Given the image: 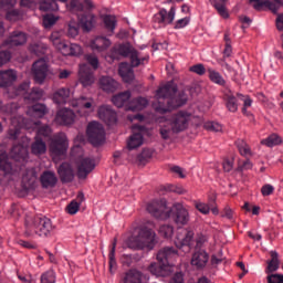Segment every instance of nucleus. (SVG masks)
<instances>
[{"instance_id": "f257e3e1", "label": "nucleus", "mask_w": 283, "mask_h": 283, "mask_svg": "<svg viewBox=\"0 0 283 283\" xmlns=\"http://www.w3.org/2000/svg\"><path fill=\"white\" fill-rule=\"evenodd\" d=\"M176 92H178V85L175 81L161 84L156 91V98L159 102L158 106L156 104L154 105L156 112H159V114H167V112H171V109L187 105V101H189L187 93L181 91L176 96Z\"/></svg>"}, {"instance_id": "f03ea898", "label": "nucleus", "mask_w": 283, "mask_h": 283, "mask_svg": "<svg viewBox=\"0 0 283 283\" xmlns=\"http://www.w3.org/2000/svg\"><path fill=\"white\" fill-rule=\"evenodd\" d=\"M41 125V122H32L23 118L21 115L11 117V126L9 128V138L17 140L21 129H36L35 138L43 140V138H52V128L48 125Z\"/></svg>"}, {"instance_id": "7ed1b4c3", "label": "nucleus", "mask_w": 283, "mask_h": 283, "mask_svg": "<svg viewBox=\"0 0 283 283\" xmlns=\"http://www.w3.org/2000/svg\"><path fill=\"white\" fill-rule=\"evenodd\" d=\"M178 260V250L164 248L157 253V262L148 266V271L156 277H167L174 273V262Z\"/></svg>"}, {"instance_id": "20e7f679", "label": "nucleus", "mask_w": 283, "mask_h": 283, "mask_svg": "<svg viewBox=\"0 0 283 283\" xmlns=\"http://www.w3.org/2000/svg\"><path fill=\"white\" fill-rule=\"evenodd\" d=\"M126 244L128 249H134L135 251H154L156 244H158V237L151 228L140 227L138 229L137 235H132Z\"/></svg>"}, {"instance_id": "39448f33", "label": "nucleus", "mask_w": 283, "mask_h": 283, "mask_svg": "<svg viewBox=\"0 0 283 283\" xmlns=\"http://www.w3.org/2000/svg\"><path fill=\"white\" fill-rule=\"evenodd\" d=\"M25 235L28 238H36L32 235H39V238H50L49 235L54 231L52 220L46 217H30L27 216L25 221Z\"/></svg>"}, {"instance_id": "423d86ee", "label": "nucleus", "mask_w": 283, "mask_h": 283, "mask_svg": "<svg viewBox=\"0 0 283 283\" xmlns=\"http://www.w3.org/2000/svg\"><path fill=\"white\" fill-rule=\"evenodd\" d=\"M50 41L63 56H81L83 54V46L76 43H67L59 36V33H52Z\"/></svg>"}, {"instance_id": "0eeeda50", "label": "nucleus", "mask_w": 283, "mask_h": 283, "mask_svg": "<svg viewBox=\"0 0 283 283\" xmlns=\"http://www.w3.org/2000/svg\"><path fill=\"white\" fill-rule=\"evenodd\" d=\"M113 52H117L119 56L125 59H130L132 67H138V65H144L145 62L149 61V55H140L132 44H119L117 48H113Z\"/></svg>"}, {"instance_id": "6e6552de", "label": "nucleus", "mask_w": 283, "mask_h": 283, "mask_svg": "<svg viewBox=\"0 0 283 283\" xmlns=\"http://www.w3.org/2000/svg\"><path fill=\"white\" fill-rule=\"evenodd\" d=\"M147 211L158 220H168L171 217V209L167 207V200L156 199L147 205Z\"/></svg>"}, {"instance_id": "1a4fd4ad", "label": "nucleus", "mask_w": 283, "mask_h": 283, "mask_svg": "<svg viewBox=\"0 0 283 283\" xmlns=\"http://www.w3.org/2000/svg\"><path fill=\"white\" fill-rule=\"evenodd\" d=\"M192 115L187 111H179L177 114H174L168 120L172 126V132L175 134H180L189 128V123H191Z\"/></svg>"}, {"instance_id": "9d476101", "label": "nucleus", "mask_w": 283, "mask_h": 283, "mask_svg": "<svg viewBox=\"0 0 283 283\" xmlns=\"http://www.w3.org/2000/svg\"><path fill=\"white\" fill-rule=\"evenodd\" d=\"M86 135L94 147H98V145H103L105 143V128L103 127V124L98 122H91L88 124Z\"/></svg>"}, {"instance_id": "9b49d317", "label": "nucleus", "mask_w": 283, "mask_h": 283, "mask_svg": "<svg viewBox=\"0 0 283 283\" xmlns=\"http://www.w3.org/2000/svg\"><path fill=\"white\" fill-rule=\"evenodd\" d=\"M69 147L70 143L67 142V136L64 133H57L51 139L49 151L53 156H65Z\"/></svg>"}, {"instance_id": "f8f14e48", "label": "nucleus", "mask_w": 283, "mask_h": 283, "mask_svg": "<svg viewBox=\"0 0 283 283\" xmlns=\"http://www.w3.org/2000/svg\"><path fill=\"white\" fill-rule=\"evenodd\" d=\"M31 72L35 83L43 85V83H45V78H48V74H50L48 61L45 59L35 61L32 65Z\"/></svg>"}, {"instance_id": "ddd939ff", "label": "nucleus", "mask_w": 283, "mask_h": 283, "mask_svg": "<svg viewBox=\"0 0 283 283\" xmlns=\"http://www.w3.org/2000/svg\"><path fill=\"white\" fill-rule=\"evenodd\" d=\"M175 19L176 7H171L169 11L163 8L153 17V22L157 24V28H167L174 23Z\"/></svg>"}, {"instance_id": "4468645a", "label": "nucleus", "mask_w": 283, "mask_h": 283, "mask_svg": "<svg viewBox=\"0 0 283 283\" xmlns=\"http://www.w3.org/2000/svg\"><path fill=\"white\" fill-rule=\"evenodd\" d=\"M72 107H78L81 116H90L96 109L94 98L81 96L80 98L71 102Z\"/></svg>"}, {"instance_id": "2eb2a0df", "label": "nucleus", "mask_w": 283, "mask_h": 283, "mask_svg": "<svg viewBox=\"0 0 283 283\" xmlns=\"http://www.w3.org/2000/svg\"><path fill=\"white\" fill-rule=\"evenodd\" d=\"M96 169V161L90 157H83L77 161V178L85 180Z\"/></svg>"}, {"instance_id": "dca6fc26", "label": "nucleus", "mask_w": 283, "mask_h": 283, "mask_svg": "<svg viewBox=\"0 0 283 283\" xmlns=\"http://www.w3.org/2000/svg\"><path fill=\"white\" fill-rule=\"evenodd\" d=\"M97 116L99 120H103V123L108 125V127H112V125H116V123H118V115L109 105L99 106L97 109Z\"/></svg>"}, {"instance_id": "f3484780", "label": "nucleus", "mask_w": 283, "mask_h": 283, "mask_svg": "<svg viewBox=\"0 0 283 283\" xmlns=\"http://www.w3.org/2000/svg\"><path fill=\"white\" fill-rule=\"evenodd\" d=\"M174 222L179 227H185V224H189V210L182 206V203H174Z\"/></svg>"}, {"instance_id": "a211bd4d", "label": "nucleus", "mask_w": 283, "mask_h": 283, "mask_svg": "<svg viewBox=\"0 0 283 283\" xmlns=\"http://www.w3.org/2000/svg\"><path fill=\"white\" fill-rule=\"evenodd\" d=\"M78 80L83 87H90L96 82L94 77V71L87 64H81L78 71Z\"/></svg>"}, {"instance_id": "6ab92c4d", "label": "nucleus", "mask_w": 283, "mask_h": 283, "mask_svg": "<svg viewBox=\"0 0 283 283\" xmlns=\"http://www.w3.org/2000/svg\"><path fill=\"white\" fill-rule=\"evenodd\" d=\"M193 238H196V232H193V230H185L184 234H177L175 239V245L177 247V249H182V247H187L188 251H191Z\"/></svg>"}, {"instance_id": "aec40b11", "label": "nucleus", "mask_w": 283, "mask_h": 283, "mask_svg": "<svg viewBox=\"0 0 283 283\" xmlns=\"http://www.w3.org/2000/svg\"><path fill=\"white\" fill-rule=\"evenodd\" d=\"M209 262V253L205 250H197L193 252L190 264L197 270H202Z\"/></svg>"}, {"instance_id": "412c9836", "label": "nucleus", "mask_w": 283, "mask_h": 283, "mask_svg": "<svg viewBox=\"0 0 283 283\" xmlns=\"http://www.w3.org/2000/svg\"><path fill=\"white\" fill-rule=\"evenodd\" d=\"M76 118L74 111L70 108H62L55 115V123L57 125H72Z\"/></svg>"}, {"instance_id": "4be33fe9", "label": "nucleus", "mask_w": 283, "mask_h": 283, "mask_svg": "<svg viewBox=\"0 0 283 283\" xmlns=\"http://www.w3.org/2000/svg\"><path fill=\"white\" fill-rule=\"evenodd\" d=\"M29 156L28 144L14 145L11 149V158L15 160V163H28Z\"/></svg>"}, {"instance_id": "5701e85b", "label": "nucleus", "mask_w": 283, "mask_h": 283, "mask_svg": "<svg viewBox=\"0 0 283 283\" xmlns=\"http://www.w3.org/2000/svg\"><path fill=\"white\" fill-rule=\"evenodd\" d=\"M112 45V41L105 36H96L90 41V48L93 52H106Z\"/></svg>"}, {"instance_id": "b1692460", "label": "nucleus", "mask_w": 283, "mask_h": 283, "mask_svg": "<svg viewBox=\"0 0 283 283\" xmlns=\"http://www.w3.org/2000/svg\"><path fill=\"white\" fill-rule=\"evenodd\" d=\"M40 182L43 189H54V187H56V182H59V178L54 171L45 170L40 176Z\"/></svg>"}, {"instance_id": "393cba45", "label": "nucleus", "mask_w": 283, "mask_h": 283, "mask_svg": "<svg viewBox=\"0 0 283 283\" xmlns=\"http://www.w3.org/2000/svg\"><path fill=\"white\" fill-rule=\"evenodd\" d=\"M28 41V35L23 32H13L11 36L4 41L2 48H17V45H23Z\"/></svg>"}, {"instance_id": "a878e982", "label": "nucleus", "mask_w": 283, "mask_h": 283, "mask_svg": "<svg viewBox=\"0 0 283 283\" xmlns=\"http://www.w3.org/2000/svg\"><path fill=\"white\" fill-rule=\"evenodd\" d=\"M17 78L18 74L12 69L0 71V87H10L17 82Z\"/></svg>"}, {"instance_id": "bb28decb", "label": "nucleus", "mask_w": 283, "mask_h": 283, "mask_svg": "<svg viewBox=\"0 0 283 283\" xmlns=\"http://www.w3.org/2000/svg\"><path fill=\"white\" fill-rule=\"evenodd\" d=\"M159 134L163 140H169L176 132H174V126L170 124L169 119L166 117H161L159 119Z\"/></svg>"}, {"instance_id": "cd10ccee", "label": "nucleus", "mask_w": 283, "mask_h": 283, "mask_svg": "<svg viewBox=\"0 0 283 283\" xmlns=\"http://www.w3.org/2000/svg\"><path fill=\"white\" fill-rule=\"evenodd\" d=\"M223 101L229 112H232V114H235V112H238V98L231 90L226 88L223 91Z\"/></svg>"}, {"instance_id": "c85d7f7f", "label": "nucleus", "mask_w": 283, "mask_h": 283, "mask_svg": "<svg viewBox=\"0 0 283 283\" xmlns=\"http://www.w3.org/2000/svg\"><path fill=\"white\" fill-rule=\"evenodd\" d=\"M57 174L62 182H72L74 180V170L69 163H63L57 168Z\"/></svg>"}, {"instance_id": "c756f323", "label": "nucleus", "mask_w": 283, "mask_h": 283, "mask_svg": "<svg viewBox=\"0 0 283 283\" xmlns=\"http://www.w3.org/2000/svg\"><path fill=\"white\" fill-rule=\"evenodd\" d=\"M144 280L148 282L149 276L138 270H129L124 277V283H143Z\"/></svg>"}, {"instance_id": "7c9ffc66", "label": "nucleus", "mask_w": 283, "mask_h": 283, "mask_svg": "<svg viewBox=\"0 0 283 283\" xmlns=\"http://www.w3.org/2000/svg\"><path fill=\"white\" fill-rule=\"evenodd\" d=\"M34 185H36V170L31 168L27 170V174L22 177V187L29 191V189H34Z\"/></svg>"}, {"instance_id": "2f4dec72", "label": "nucleus", "mask_w": 283, "mask_h": 283, "mask_svg": "<svg viewBox=\"0 0 283 283\" xmlns=\"http://www.w3.org/2000/svg\"><path fill=\"white\" fill-rule=\"evenodd\" d=\"M48 112V106H45V104L38 103L33 106H30L27 111V114L33 118H43Z\"/></svg>"}, {"instance_id": "473e14b6", "label": "nucleus", "mask_w": 283, "mask_h": 283, "mask_svg": "<svg viewBox=\"0 0 283 283\" xmlns=\"http://www.w3.org/2000/svg\"><path fill=\"white\" fill-rule=\"evenodd\" d=\"M0 171H3V174H14L17 169L12 167V163H10V159L8 158V153L4 150H0Z\"/></svg>"}, {"instance_id": "72a5a7b5", "label": "nucleus", "mask_w": 283, "mask_h": 283, "mask_svg": "<svg viewBox=\"0 0 283 283\" xmlns=\"http://www.w3.org/2000/svg\"><path fill=\"white\" fill-rule=\"evenodd\" d=\"M98 83L101 90L104 92H116V90H118V82L111 76H102Z\"/></svg>"}, {"instance_id": "f704fd0d", "label": "nucleus", "mask_w": 283, "mask_h": 283, "mask_svg": "<svg viewBox=\"0 0 283 283\" xmlns=\"http://www.w3.org/2000/svg\"><path fill=\"white\" fill-rule=\"evenodd\" d=\"M119 76L124 83H132L134 81V70L128 63H120L118 70Z\"/></svg>"}, {"instance_id": "c9c22d12", "label": "nucleus", "mask_w": 283, "mask_h": 283, "mask_svg": "<svg viewBox=\"0 0 283 283\" xmlns=\"http://www.w3.org/2000/svg\"><path fill=\"white\" fill-rule=\"evenodd\" d=\"M147 105H149V101H147V98L145 97H137L132 99L128 105L126 106L127 111L130 112H140L143 109H145V107H147Z\"/></svg>"}, {"instance_id": "e433bc0d", "label": "nucleus", "mask_w": 283, "mask_h": 283, "mask_svg": "<svg viewBox=\"0 0 283 283\" xmlns=\"http://www.w3.org/2000/svg\"><path fill=\"white\" fill-rule=\"evenodd\" d=\"M70 98V88L62 87L53 93L52 101L55 105H65Z\"/></svg>"}, {"instance_id": "4c0bfd02", "label": "nucleus", "mask_w": 283, "mask_h": 283, "mask_svg": "<svg viewBox=\"0 0 283 283\" xmlns=\"http://www.w3.org/2000/svg\"><path fill=\"white\" fill-rule=\"evenodd\" d=\"M129 98H132V93L129 91L114 95L112 103L115 107H126L129 105Z\"/></svg>"}, {"instance_id": "58836bf2", "label": "nucleus", "mask_w": 283, "mask_h": 283, "mask_svg": "<svg viewBox=\"0 0 283 283\" xmlns=\"http://www.w3.org/2000/svg\"><path fill=\"white\" fill-rule=\"evenodd\" d=\"M270 255H271V260L268 261V266L265 269V273L268 275H271V273H275V271L280 269V255L277 254V252L271 251Z\"/></svg>"}, {"instance_id": "ea45409f", "label": "nucleus", "mask_w": 283, "mask_h": 283, "mask_svg": "<svg viewBox=\"0 0 283 283\" xmlns=\"http://www.w3.org/2000/svg\"><path fill=\"white\" fill-rule=\"evenodd\" d=\"M48 151V145L43 139H39V137H34V142L31 145V154L34 156H43Z\"/></svg>"}, {"instance_id": "a19ab883", "label": "nucleus", "mask_w": 283, "mask_h": 283, "mask_svg": "<svg viewBox=\"0 0 283 283\" xmlns=\"http://www.w3.org/2000/svg\"><path fill=\"white\" fill-rule=\"evenodd\" d=\"M80 19V23L86 32H90L94 25H96V15L93 13L83 14Z\"/></svg>"}, {"instance_id": "79ce46f5", "label": "nucleus", "mask_w": 283, "mask_h": 283, "mask_svg": "<svg viewBox=\"0 0 283 283\" xmlns=\"http://www.w3.org/2000/svg\"><path fill=\"white\" fill-rule=\"evenodd\" d=\"M207 72L211 83H214V85H220L221 87H224V85H227V80H224L220 72L213 70L212 67H208Z\"/></svg>"}, {"instance_id": "37998d69", "label": "nucleus", "mask_w": 283, "mask_h": 283, "mask_svg": "<svg viewBox=\"0 0 283 283\" xmlns=\"http://www.w3.org/2000/svg\"><path fill=\"white\" fill-rule=\"evenodd\" d=\"M211 6L223 19H229V12L227 11V0H210Z\"/></svg>"}, {"instance_id": "c03bdc74", "label": "nucleus", "mask_w": 283, "mask_h": 283, "mask_svg": "<svg viewBox=\"0 0 283 283\" xmlns=\"http://www.w3.org/2000/svg\"><path fill=\"white\" fill-rule=\"evenodd\" d=\"M144 143L143 134L142 133H133L127 140L128 149H138L142 147Z\"/></svg>"}, {"instance_id": "a18cd8bd", "label": "nucleus", "mask_w": 283, "mask_h": 283, "mask_svg": "<svg viewBox=\"0 0 283 283\" xmlns=\"http://www.w3.org/2000/svg\"><path fill=\"white\" fill-rule=\"evenodd\" d=\"M282 137L275 133L261 140V145L265 147H277V145H282Z\"/></svg>"}, {"instance_id": "49530a36", "label": "nucleus", "mask_w": 283, "mask_h": 283, "mask_svg": "<svg viewBox=\"0 0 283 283\" xmlns=\"http://www.w3.org/2000/svg\"><path fill=\"white\" fill-rule=\"evenodd\" d=\"M65 8L71 14H78V12H83V2L81 0H69Z\"/></svg>"}, {"instance_id": "de8ad7c7", "label": "nucleus", "mask_w": 283, "mask_h": 283, "mask_svg": "<svg viewBox=\"0 0 283 283\" xmlns=\"http://www.w3.org/2000/svg\"><path fill=\"white\" fill-rule=\"evenodd\" d=\"M40 10L42 12H56L59 10V3L54 0H42L40 2Z\"/></svg>"}, {"instance_id": "09e8293b", "label": "nucleus", "mask_w": 283, "mask_h": 283, "mask_svg": "<svg viewBox=\"0 0 283 283\" xmlns=\"http://www.w3.org/2000/svg\"><path fill=\"white\" fill-rule=\"evenodd\" d=\"M116 244H117V239L115 238L112 242V248L108 254L111 273H114V271H116Z\"/></svg>"}, {"instance_id": "8fccbe9b", "label": "nucleus", "mask_w": 283, "mask_h": 283, "mask_svg": "<svg viewBox=\"0 0 283 283\" xmlns=\"http://www.w3.org/2000/svg\"><path fill=\"white\" fill-rule=\"evenodd\" d=\"M29 51L31 52V54H35V56H43V54L48 52V45L43 44L42 42H38L31 44L29 46Z\"/></svg>"}, {"instance_id": "3c124183", "label": "nucleus", "mask_w": 283, "mask_h": 283, "mask_svg": "<svg viewBox=\"0 0 283 283\" xmlns=\"http://www.w3.org/2000/svg\"><path fill=\"white\" fill-rule=\"evenodd\" d=\"M29 103H36V101H41L43 98V90L33 88L29 94L24 96Z\"/></svg>"}, {"instance_id": "603ef678", "label": "nucleus", "mask_w": 283, "mask_h": 283, "mask_svg": "<svg viewBox=\"0 0 283 283\" xmlns=\"http://www.w3.org/2000/svg\"><path fill=\"white\" fill-rule=\"evenodd\" d=\"M283 7L282 0L265 1L263 8H269L271 12L276 14L277 10Z\"/></svg>"}, {"instance_id": "864d4df0", "label": "nucleus", "mask_w": 283, "mask_h": 283, "mask_svg": "<svg viewBox=\"0 0 283 283\" xmlns=\"http://www.w3.org/2000/svg\"><path fill=\"white\" fill-rule=\"evenodd\" d=\"M116 17L115 15H105L104 17V24L106 30H108V32H114V30H116Z\"/></svg>"}, {"instance_id": "5fc2aeb1", "label": "nucleus", "mask_w": 283, "mask_h": 283, "mask_svg": "<svg viewBox=\"0 0 283 283\" xmlns=\"http://www.w3.org/2000/svg\"><path fill=\"white\" fill-rule=\"evenodd\" d=\"M159 235L169 240V238H174V226L164 224L159 228Z\"/></svg>"}, {"instance_id": "6e6d98bb", "label": "nucleus", "mask_w": 283, "mask_h": 283, "mask_svg": "<svg viewBox=\"0 0 283 283\" xmlns=\"http://www.w3.org/2000/svg\"><path fill=\"white\" fill-rule=\"evenodd\" d=\"M41 283H56V273L54 270H48L41 275Z\"/></svg>"}, {"instance_id": "4d7b16f0", "label": "nucleus", "mask_w": 283, "mask_h": 283, "mask_svg": "<svg viewBox=\"0 0 283 283\" xmlns=\"http://www.w3.org/2000/svg\"><path fill=\"white\" fill-rule=\"evenodd\" d=\"M235 145L241 156H249V154H251V148H249V145H247V142H244V139H238L235 142Z\"/></svg>"}, {"instance_id": "13d9d810", "label": "nucleus", "mask_w": 283, "mask_h": 283, "mask_svg": "<svg viewBox=\"0 0 283 283\" xmlns=\"http://www.w3.org/2000/svg\"><path fill=\"white\" fill-rule=\"evenodd\" d=\"M239 98H241V101H243V108H242V114H244L245 116H249V111L248 107H251V105H253V99H251V97L249 95H242V94H238Z\"/></svg>"}, {"instance_id": "bf43d9fd", "label": "nucleus", "mask_w": 283, "mask_h": 283, "mask_svg": "<svg viewBox=\"0 0 283 283\" xmlns=\"http://www.w3.org/2000/svg\"><path fill=\"white\" fill-rule=\"evenodd\" d=\"M195 207L199 213H202L203 216H209L211 211V207H209L207 203L202 201H196Z\"/></svg>"}, {"instance_id": "052dcab7", "label": "nucleus", "mask_w": 283, "mask_h": 283, "mask_svg": "<svg viewBox=\"0 0 283 283\" xmlns=\"http://www.w3.org/2000/svg\"><path fill=\"white\" fill-rule=\"evenodd\" d=\"M203 127L208 132H222V124L218 122H206Z\"/></svg>"}, {"instance_id": "680f3d73", "label": "nucleus", "mask_w": 283, "mask_h": 283, "mask_svg": "<svg viewBox=\"0 0 283 283\" xmlns=\"http://www.w3.org/2000/svg\"><path fill=\"white\" fill-rule=\"evenodd\" d=\"M195 238H196V249H202V247H205V244L209 242V238H207V235L202 233H197Z\"/></svg>"}, {"instance_id": "e2e57ef3", "label": "nucleus", "mask_w": 283, "mask_h": 283, "mask_svg": "<svg viewBox=\"0 0 283 283\" xmlns=\"http://www.w3.org/2000/svg\"><path fill=\"white\" fill-rule=\"evenodd\" d=\"M81 209V203H78L77 201H71L67 207H66V211L67 213H70V216H76V213H78V210Z\"/></svg>"}, {"instance_id": "0e129e2a", "label": "nucleus", "mask_w": 283, "mask_h": 283, "mask_svg": "<svg viewBox=\"0 0 283 283\" xmlns=\"http://www.w3.org/2000/svg\"><path fill=\"white\" fill-rule=\"evenodd\" d=\"M56 21H59V18L54 17V14H46L43 17L44 28H52V25H54V23H56Z\"/></svg>"}, {"instance_id": "69168bd1", "label": "nucleus", "mask_w": 283, "mask_h": 283, "mask_svg": "<svg viewBox=\"0 0 283 283\" xmlns=\"http://www.w3.org/2000/svg\"><path fill=\"white\" fill-rule=\"evenodd\" d=\"M67 34L71 36V39L78 36V24H76V22L69 23Z\"/></svg>"}, {"instance_id": "338daca9", "label": "nucleus", "mask_w": 283, "mask_h": 283, "mask_svg": "<svg viewBox=\"0 0 283 283\" xmlns=\"http://www.w3.org/2000/svg\"><path fill=\"white\" fill-rule=\"evenodd\" d=\"M85 59L93 70H98V57L94 54H86Z\"/></svg>"}, {"instance_id": "774afa93", "label": "nucleus", "mask_w": 283, "mask_h": 283, "mask_svg": "<svg viewBox=\"0 0 283 283\" xmlns=\"http://www.w3.org/2000/svg\"><path fill=\"white\" fill-rule=\"evenodd\" d=\"M268 283H283V274H268Z\"/></svg>"}]
</instances>
